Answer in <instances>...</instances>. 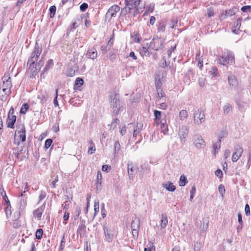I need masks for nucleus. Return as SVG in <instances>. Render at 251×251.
<instances>
[{
  "instance_id": "f257e3e1",
  "label": "nucleus",
  "mask_w": 251,
  "mask_h": 251,
  "mask_svg": "<svg viewBox=\"0 0 251 251\" xmlns=\"http://www.w3.org/2000/svg\"><path fill=\"white\" fill-rule=\"evenodd\" d=\"M109 105L112 109V114L116 116L123 110V105L120 99L119 94L114 92L108 96Z\"/></svg>"
},
{
  "instance_id": "f03ea898",
  "label": "nucleus",
  "mask_w": 251,
  "mask_h": 251,
  "mask_svg": "<svg viewBox=\"0 0 251 251\" xmlns=\"http://www.w3.org/2000/svg\"><path fill=\"white\" fill-rule=\"evenodd\" d=\"M42 50V47L41 45H39L36 42L33 50L31 52L30 57H29L27 62L31 64H35L37 61Z\"/></svg>"
},
{
  "instance_id": "7ed1b4c3",
  "label": "nucleus",
  "mask_w": 251,
  "mask_h": 251,
  "mask_svg": "<svg viewBox=\"0 0 251 251\" xmlns=\"http://www.w3.org/2000/svg\"><path fill=\"white\" fill-rule=\"evenodd\" d=\"M164 47V41L159 38L158 36L155 35L151 42L149 48L154 50L157 51L163 49Z\"/></svg>"
},
{
  "instance_id": "20e7f679",
  "label": "nucleus",
  "mask_w": 251,
  "mask_h": 251,
  "mask_svg": "<svg viewBox=\"0 0 251 251\" xmlns=\"http://www.w3.org/2000/svg\"><path fill=\"white\" fill-rule=\"evenodd\" d=\"M120 10V7L117 4L111 6L107 10L105 17V21L110 22L113 17H115L118 12Z\"/></svg>"
},
{
  "instance_id": "39448f33",
  "label": "nucleus",
  "mask_w": 251,
  "mask_h": 251,
  "mask_svg": "<svg viewBox=\"0 0 251 251\" xmlns=\"http://www.w3.org/2000/svg\"><path fill=\"white\" fill-rule=\"evenodd\" d=\"M194 121L195 124L200 125L205 119L204 111L201 109H198L194 113Z\"/></svg>"
},
{
  "instance_id": "423d86ee",
  "label": "nucleus",
  "mask_w": 251,
  "mask_h": 251,
  "mask_svg": "<svg viewBox=\"0 0 251 251\" xmlns=\"http://www.w3.org/2000/svg\"><path fill=\"white\" fill-rule=\"evenodd\" d=\"M188 134V128L186 126H182L179 127L178 135L180 138L181 143L184 144Z\"/></svg>"
},
{
  "instance_id": "0eeeda50",
  "label": "nucleus",
  "mask_w": 251,
  "mask_h": 251,
  "mask_svg": "<svg viewBox=\"0 0 251 251\" xmlns=\"http://www.w3.org/2000/svg\"><path fill=\"white\" fill-rule=\"evenodd\" d=\"M234 62V55L232 53H229L227 56H221L219 58L218 63L220 64L225 65V63H233Z\"/></svg>"
},
{
  "instance_id": "6e6552de",
  "label": "nucleus",
  "mask_w": 251,
  "mask_h": 251,
  "mask_svg": "<svg viewBox=\"0 0 251 251\" xmlns=\"http://www.w3.org/2000/svg\"><path fill=\"white\" fill-rule=\"evenodd\" d=\"M235 151L232 154V160L233 162H236L242 155L243 149L239 145H236L234 147Z\"/></svg>"
},
{
  "instance_id": "1a4fd4ad",
  "label": "nucleus",
  "mask_w": 251,
  "mask_h": 251,
  "mask_svg": "<svg viewBox=\"0 0 251 251\" xmlns=\"http://www.w3.org/2000/svg\"><path fill=\"white\" fill-rule=\"evenodd\" d=\"M194 142L196 147L197 149L203 148L205 146V142L200 135H195L194 136Z\"/></svg>"
},
{
  "instance_id": "9d476101",
  "label": "nucleus",
  "mask_w": 251,
  "mask_h": 251,
  "mask_svg": "<svg viewBox=\"0 0 251 251\" xmlns=\"http://www.w3.org/2000/svg\"><path fill=\"white\" fill-rule=\"evenodd\" d=\"M80 223L77 229L76 233L77 235H79L80 237H82L86 231V222L84 220H81V217L80 218Z\"/></svg>"
},
{
  "instance_id": "9b49d317",
  "label": "nucleus",
  "mask_w": 251,
  "mask_h": 251,
  "mask_svg": "<svg viewBox=\"0 0 251 251\" xmlns=\"http://www.w3.org/2000/svg\"><path fill=\"white\" fill-rule=\"evenodd\" d=\"M26 66L27 70L30 71V77L32 78H35L40 71L39 69L36 67L35 64H31L30 65V63H27Z\"/></svg>"
},
{
  "instance_id": "f8f14e48",
  "label": "nucleus",
  "mask_w": 251,
  "mask_h": 251,
  "mask_svg": "<svg viewBox=\"0 0 251 251\" xmlns=\"http://www.w3.org/2000/svg\"><path fill=\"white\" fill-rule=\"evenodd\" d=\"M54 65L53 60L52 59H49L47 62L43 70L41 73V78H44L46 75H47L48 71L52 68Z\"/></svg>"
},
{
  "instance_id": "ddd939ff",
  "label": "nucleus",
  "mask_w": 251,
  "mask_h": 251,
  "mask_svg": "<svg viewBox=\"0 0 251 251\" xmlns=\"http://www.w3.org/2000/svg\"><path fill=\"white\" fill-rule=\"evenodd\" d=\"M79 67L77 64H74L67 68L66 75L69 77H73L75 75L76 72L78 70Z\"/></svg>"
},
{
  "instance_id": "4468645a",
  "label": "nucleus",
  "mask_w": 251,
  "mask_h": 251,
  "mask_svg": "<svg viewBox=\"0 0 251 251\" xmlns=\"http://www.w3.org/2000/svg\"><path fill=\"white\" fill-rule=\"evenodd\" d=\"M17 131L15 132V135L17 134L18 135V137L20 138V140L22 142H24L25 141L26 139V135H25V128L24 125H22L20 127H19V129Z\"/></svg>"
},
{
  "instance_id": "2eb2a0df",
  "label": "nucleus",
  "mask_w": 251,
  "mask_h": 251,
  "mask_svg": "<svg viewBox=\"0 0 251 251\" xmlns=\"http://www.w3.org/2000/svg\"><path fill=\"white\" fill-rule=\"evenodd\" d=\"M3 81L2 87H5L10 90L12 87V84L10 79V76L8 74H5L3 77L2 78Z\"/></svg>"
},
{
  "instance_id": "dca6fc26",
  "label": "nucleus",
  "mask_w": 251,
  "mask_h": 251,
  "mask_svg": "<svg viewBox=\"0 0 251 251\" xmlns=\"http://www.w3.org/2000/svg\"><path fill=\"white\" fill-rule=\"evenodd\" d=\"M235 14V11L233 9L226 10L225 11H223L222 13L219 17L220 20H223L226 19L228 17H230L234 15Z\"/></svg>"
},
{
  "instance_id": "f3484780",
  "label": "nucleus",
  "mask_w": 251,
  "mask_h": 251,
  "mask_svg": "<svg viewBox=\"0 0 251 251\" xmlns=\"http://www.w3.org/2000/svg\"><path fill=\"white\" fill-rule=\"evenodd\" d=\"M16 118L17 117L15 115H8L6 121L7 126L12 129L14 128V124L16 122Z\"/></svg>"
},
{
  "instance_id": "a211bd4d",
  "label": "nucleus",
  "mask_w": 251,
  "mask_h": 251,
  "mask_svg": "<svg viewBox=\"0 0 251 251\" xmlns=\"http://www.w3.org/2000/svg\"><path fill=\"white\" fill-rule=\"evenodd\" d=\"M103 230L106 240L109 242H111L113 238V231L106 226L103 227Z\"/></svg>"
},
{
  "instance_id": "6ab92c4d",
  "label": "nucleus",
  "mask_w": 251,
  "mask_h": 251,
  "mask_svg": "<svg viewBox=\"0 0 251 251\" xmlns=\"http://www.w3.org/2000/svg\"><path fill=\"white\" fill-rule=\"evenodd\" d=\"M87 57L92 59H95L98 56L97 51L94 48H89L86 54Z\"/></svg>"
},
{
  "instance_id": "aec40b11",
  "label": "nucleus",
  "mask_w": 251,
  "mask_h": 251,
  "mask_svg": "<svg viewBox=\"0 0 251 251\" xmlns=\"http://www.w3.org/2000/svg\"><path fill=\"white\" fill-rule=\"evenodd\" d=\"M45 206H41L35 210L33 212V216L37 218L38 220H40L42 217L43 212L44 211Z\"/></svg>"
},
{
  "instance_id": "412c9836",
  "label": "nucleus",
  "mask_w": 251,
  "mask_h": 251,
  "mask_svg": "<svg viewBox=\"0 0 251 251\" xmlns=\"http://www.w3.org/2000/svg\"><path fill=\"white\" fill-rule=\"evenodd\" d=\"M162 186L163 188L170 192H174L176 189V186L171 182H168L166 183H163Z\"/></svg>"
},
{
  "instance_id": "4be33fe9",
  "label": "nucleus",
  "mask_w": 251,
  "mask_h": 251,
  "mask_svg": "<svg viewBox=\"0 0 251 251\" xmlns=\"http://www.w3.org/2000/svg\"><path fill=\"white\" fill-rule=\"evenodd\" d=\"M166 22L164 21V20H161L160 22H159L157 25V31L158 32H165L166 29Z\"/></svg>"
},
{
  "instance_id": "5701e85b",
  "label": "nucleus",
  "mask_w": 251,
  "mask_h": 251,
  "mask_svg": "<svg viewBox=\"0 0 251 251\" xmlns=\"http://www.w3.org/2000/svg\"><path fill=\"white\" fill-rule=\"evenodd\" d=\"M237 104L238 108L240 110H245L247 108L249 107V104L247 102H244L243 101H237Z\"/></svg>"
},
{
  "instance_id": "b1692460",
  "label": "nucleus",
  "mask_w": 251,
  "mask_h": 251,
  "mask_svg": "<svg viewBox=\"0 0 251 251\" xmlns=\"http://www.w3.org/2000/svg\"><path fill=\"white\" fill-rule=\"evenodd\" d=\"M168 224V219L166 214L164 213L161 215V220L160 226L161 228H165Z\"/></svg>"
},
{
  "instance_id": "393cba45",
  "label": "nucleus",
  "mask_w": 251,
  "mask_h": 251,
  "mask_svg": "<svg viewBox=\"0 0 251 251\" xmlns=\"http://www.w3.org/2000/svg\"><path fill=\"white\" fill-rule=\"evenodd\" d=\"M228 81L229 85L232 86H236L238 84V81L235 75L228 76Z\"/></svg>"
},
{
  "instance_id": "a878e982",
  "label": "nucleus",
  "mask_w": 251,
  "mask_h": 251,
  "mask_svg": "<svg viewBox=\"0 0 251 251\" xmlns=\"http://www.w3.org/2000/svg\"><path fill=\"white\" fill-rule=\"evenodd\" d=\"M143 126L142 123H137L136 126L134 128L133 137H136L141 131Z\"/></svg>"
},
{
  "instance_id": "bb28decb",
  "label": "nucleus",
  "mask_w": 251,
  "mask_h": 251,
  "mask_svg": "<svg viewBox=\"0 0 251 251\" xmlns=\"http://www.w3.org/2000/svg\"><path fill=\"white\" fill-rule=\"evenodd\" d=\"M84 81L82 78L77 77L75 80L74 89H78L83 84Z\"/></svg>"
},
{
  "instance_id": "cd10ccee",
  "label": "nucleus",
  "mask_w": 251,
  "mask_h": 251,
  "mask_svg": "<svg viewBox=\"0 0 251 251\" xmlns=\"http://www.w3.org/2000/svg\"><path fill=\"white\" fill-rule=\"evenodd\" d=\"M178 20L177 17H173L172 19L169 21L168 25L170 28H174L176 25L177 24Z\"/></svg>"
},
{
  "instance_id": "c85d7f7f",
  "label": "nucleus",
  "mask_w": 251,
  "mask_h": 251,
  "mask_svg": "<svg viewBox=\"0 0 251 251\" xmlns=\"http://www.w3.org/2000/svg\"><path fill=\"white\" fill-rule=\"evenodd\" d=\"M20 212H16L15 213V217L16 218V219L14 220V222L13 223V226L15 227H19L21 226L20 221L18 220Z\"/></svg>"
},
{
  "instance_id": "c756f323",
  "label": "nucleus",
  "mask_w": 251,
  "mask_h": 251,
  "mask_svg": "<svg viewBox=\"0 0 251 251\" xmlns=\"http://www.w3.org/2000/svg\"><path fill=\"white\" fill-rule=\"evenodd\" d=\"M188 183V180L186 177L182 175L179 179V184L180 186H184Z\"/></svg>"
},
{
  "instance_id": "7c9ffc66",
  "label": "nucleus",
  "mask_w": 251,
  "mask_h": 251,
  "mask_svg": "<svg viewBox=\"0 0 251 251\" xmlns=\"http://www.w3.org/2000/svg\"><path fill=\"white\" fill-rule=\"evenodd\" d=\"M140 53L142 56H150V55L148 48L145 47H143L142 49H140Z\"/></svg>"
},
{
  "instance_id": "2f4dec72",
  "label": "nucleus",
  "mask_w": 251,
  "mask_h": 251,
  "mask_svg": "<svg viewBox=\"0 0 251 251\" xmlns=\"http://www.w3.org/2000/svg\"><path fill=\"white\" fill-rule=\"evenodd\" d=\"M154 120L156 121V123H159V121L161 119L162 112L158 110H154Z\"/></svg>"
},
{
  "instance_id": "473e14b6",
  "label": "nucleus",
  "mask_w": 251,
  "mask_h": 251,
  "mask_svg": "<svg viewBox=\"0 0 251 251\" xmlns=\"http://www.w3.org/2000/svg\"><path fill=\"white\" fill-rule=\"evenodd\" d=\"M132 229H139L140 227V221L138 219L133 220L131 224Z\"/></svg>"
},
{
  "instance_id": "72a5a7b5",
  "label": "nucleus",
  "mask_w": 251,
  "mask_h": 251,
  "mask_svg": "<svg viewBox=\"0 0 251 251\" xmlns=\"http://www.w3.org/2000/svg\"><path fill=\"white\" fill-rule=\"evenodd\" d=\"M226 136V133L224 131H221L219 133L218 137V143H219V148L221 147V140L223 138Z\"/></svg>"
},
{
  "instance_id": "f704fd0d",
  "label": "nucleus",
  "mask_w": 251,
  "mask_h": 251,
  "mask_svg": "<svg viewBox=\"0 0 251 251\" xmlns=\"http://www.w3.org/2000/svg\"><path fill=\"white\" fill-rule=\"evenodd\" d=\"M6 205V206L4 208V211L5 212V214L6 215V216L8 217V216L11 215L12 212H11V206L10 205V202L9 203H6L5 204Z\"/></svg>"
},
{
  "instance_id": "c9c22d12",
  "label": "nucleus",
  "mask_w": 251,
  "mask_h": 251,
  "mask_svg": "<svg viewBox=\"0 0 251 251\" xmlns=\"http://www.w3.org/2000/svg\"><path fill=\"white\" fill-rule=\"evenodd\" d=\"M29 105L27 103H24L20 109V113L21 114H25L26 112V111L29 109Z\"/></svg>"
},
{
  "instance_id": "e433bc0d",
  "label": "nucleus",
  "mask_w": 251,
  "mask_h": 251,
  "mask_svg": "<svg viewBox=\"0 0 251 251\" xmlns=\"http://www.w3.org/2000/svg\"><path fill=\"white\" fill-rule=\"evenodd\" d=\"M77 21H79L80 18H77L76 19H75L74 20V21L71 24V25L68 28V31H70L72 30V29H75L78 26L77 25Z\"/></svg>"
},
{
  "instance_id": "4c0bfd02",
  "label": "nucleus",
  "mask_w": 251,
  "mask_h": 251,
  "mask_svg": "<svg viewBox=\"0 0 251 251\" xmlns=\"http://www.w3.org/2000/svg\"><path fill=\"white\" fill-rule=\"evenodd\" d=\"M140 1L141 0H125V3H127V5L132 4L138 6Z\"/></svg>"
},
{
  "instance_id": "58836bf2",
  "label": "nucleus",
  "mask_w": 251,
  "mask_h": 251,
  "mask_svg": "<svg viewBox=\"0 0 251 251\" xmlns=\"http://www.w3.org/2000/svg\"><path fill=\"white\" fill-rule=\"evenodd\" d=\"M188 113L185 110H182L179 112V116L181 120H183L188 117Z\"/></svg>"
},
{
  "instance_id": "ea45409f",
  "label": "nucleus",
  "mask_w": 251,
  "mask_h": 251,
  "mask_svg": "<svg viewBox=\"0 0 251 251\" xmlns=\"http://www.w3.org/2000/svg\"><path fill=\"white\" fill-rule=\"evenodd\" d=\"M56 7L55 5L51 6L50 7V18H52L54 17L56 12Z\"/></svg>"
},
{
  "instance_id": "a19ab883",
  "label": "nucleus",
  "mask_w": 251,
  "mask_h": 251,
  "mask_svg": "<svg viewBox=\"0 0 251 251\" xmlns=\"http://www.w3.org/2000/svg\"><path fill=\"white\" fill-rule=\"evenodd\" d=\"M44 56V55H42L41 56V58L39 60V61L38 62L37 61L35 63V65L36 66V67L38 68V69H39V70H40V69L43 66V65H44V60H43Z\"/></svg>"
},
{
  "instance_id": "79ce46f5",
  "label": "nucleus",
  "mask_w": 251,
  "mask_h": 251,
  "mask_svg": "<svg viewBox=\"0 0 251 251\" xmlns=\"http://www.w3.org/2000/svg\"><path fill=\"white\" fill-rule=\"evenodd\" d=\"M231 109L232 105L230 103H227L223 107L224 113L225 114H228Z\"/></svg>"
},
{
  "instance_id": "37998d69",
  "label": "nucleus",
  "mask_w": 251,
  "mask_h": 251,
  "mask_svg": "<svg viewBox=\"0 0 251 251\" xmlns=\"http://www.w3.org/2000/svg\"><path fill=\"white\" fill-rule=\"evenodd\" d=\"M69 199V197L68 196H65V201L62 204V207L63 209H68L69 207V202L68 200Z\"/></svg>"
},
{
  "instance_id": "c03bdc74",
  "label": "nucleus",
  "mask_w": 251,
  "mask_h": 251,
  "mask_svg": "<svg viewBox=\"0 0 251 251\" xmlns=\"http://www.w3.org/2000/svg\"><path fill=\"white\" fill-rule=\"evenodd\" d=\"M209 73L212 76H217L218 75V69L215 66H212L211 68V70L209 71Z\"/></svg>"
},
{
  "instance_id": "a18cd8bd",
  "label": "nucleus",
  "mask_w": 251,
  "mask_h": 251,
  "mask_svg": "<svg viewBox=\"0 0 251 251\" xmlns=\"http://www.w3.org/2000/svg\"><path fill=\"white\" fill-rule=\"evenodd\" d=\"M101 180H102V175L101 174V173L100 171H98L97 172V182H96V187L98 188V185H101Z\"/></svg>"
},
{
  "instance_id": "49530a36",
  "label": "nucleus",
  "mask_w": 251,
  "mask_h": 251,
  "mask_svg": "<svg viewBox=\"0 0 251 251\" xmlns=\"http://www.w3.org/2000/svg\"><path fill=\"white\" fill-rule=\"evenodd\" d=\"M43 234V230L42 228L38 229L35 233L36 238L37 239H40L42 237Z\"/></svg>"
},
{
  "instance_id": "de8ad7c7",
  "label": "nucleus",
  "mask_w": 251,
  "mask_h": 251,
  "mask_svg": "<svg viewBox=\"0 0 251 251\" xmlns=\"http://www.w3.org/2000/svg\"><path fill=\"white\" fill-rule=\"evenodd\" d=\"M121 146L120 143L118 141L115 142L114 144V154H116L118 153L119 151L120 150Z\"/></svg>"
},
{
  "instance_id": "09e8293b",
  "label": "nucleus",
  "mask_w": 251,
  "mask_h": 251,
  "mask_svg": "<svg viewBox=\"0 0 251 251\" xmlns=\"http://www.w3.org/2000/svg\"><path fill=\"white\" fill-rule=\"evenodd\" d=\"M25 152H26L27 156L26 157L25 156H22L21 160H22L24 158H28V155H29V151L28 150V148L25 149L24 147H22L20 150V153H24Z\"/></svg>"
},
{
  "instance_id": "8fccbe9b",
  "label": "nucleus",
  "mask_w": 251,
  "mask_h": 251,
  "mask_svg": "<svg viewBox=\"0 0 251 251\" xmlns=\"http://www.w3.org/2000/svg\"><path fill=\"white\" fill-rule=\"evenodd\" d=\"M99 211V202L97 200L94 201V216H95Z\"/></svg>"
},
{
  "instance_id": "3c124183",
  "label": "nucleus",
  "mask_w": 251,
  "mask_h": 251,
  "mask_svg": "<svg viewBox=\"0 0 251 251\" xmlns=\"http://www.w3.org/2000/svg\"><path fill=\"white\" fill-rule=\"evenodd\" d=\"M1 195L2 197L3 200L5 201L6 203H9L10 201L6 196V194L3 188H2V191L1 192Z\"/></svg>"
},
{
  "instance_id": "603ef678",
  "label": "nucleus",
  "mask_w": 251,
  "mask_h": 251,
  "mask_svg": "<svg viewBox=\"0 0 251 251\" xmlns=\"http://www.w3.org/2000/svg\"><path fill=\"white\" fill-rule=\"evenodd\" d=\"M119 120L117 118L113 119L111 123L110 128H112L113 130L119 124Z\"/></svg>"
},
{
  "instance_id": "864d4df0",
  "label": "nucleus",
  "mask_w": 251,
  "mask_h": 251,
  "mask_svg": "<svg viewBox=\"0 0 251 251\" xmlns=\"http://www.w3.org/2000/svg\"><path fill=\"white\" fill-rule=\"evenodd\" d=\"M130 13H132V12L130 11V8H128V7L126 5V6L122 9L121 15H126Z\"/></svg>"
},
{
  "instance_id": "5fc2aeb1",
  "label": "nucleus",
  "mask_w": 251,
  "mask_h": 251,
  "mask_svg": "<svg viewBox=\"0 0 251 251\" xmlns=\"http://www.w3.org/2000/svg\"><path fill=\"white\" fill-rule=\"evenodd\" d=\"M214 15V11L213 7H210L207 9V15L208 18L213 16Z\"/></svg>"
},
{
  "instance_id": "6e6d98bb",
  "label": "nucleus",
  "mask_w": 251,
  "mask_h": 251,
  "mask_svg": "<svg viewBox=\"0 0 251 251\" xmlns=\"http://www.w3.org/2000/svg\"><path fill=\"white\" fill-rule=\"evenodd\" d=\"M219 192L222 197H224V194L225 193V186L223 184H220L218 187Z\"/></svg>"
},
{
  "instance_id": "4d7b16f0",
  "label": "nucleus",
  "mask_w": 251,
  "mask_h": 251,
  "mask_svg": "<svg viewBox=\"0 0 251 251\" xmlns=\"http://www.w3.org/2000/svg\"><path fill=\"white\" fill-rule=\"evenodd\" d=\"M52 143V140L50 138L47 139L45 143V148L47 149L49 148Z\"/></svg>"
},
{
  "instance_id": "13d9d810",
  "label": "nucleus",
  "mask_w": 251,
  "mask_h": 251,
  "mask_svg": "<svg viewBox=\"0 0 251 251\" xmlns=\"http://www.w3.org/2000/svg\"><path fill=\"white\" fill-rule=\"evenodd\" d=\"M241 10L243 12H251V5H246L242 7Z\"/></svg>"
},
{
  "instance_id": "bf43d9fd",
  "label": "nucleus",
  "mask_w": 251,
  "mask_h": 251,
  "mask_svg": "<svg viewBox=\"0 0 251 251\" xmlns=\"http://www.w3.org/2000/svg\"><path fill=\"white\" fill-rule=\"evenodd\" d=\"M162 85V82L160 80V79H159L158 80H155V86L156 90L160 89H162L161 88Z\"/></svg>"
},
{
  "instance_id": "052dcab7",
  "label": "nucleus",
  "mask_w": 251,
  "mask_h": 251,
  "mask_svg": "<svg viewBox=\"0 0 251 251\" xmlns=\"http://www.w3.org/2000/svg\"><path fill=\"white\" fill-rule=\"evenodd\" d=\"M141 168L142 171H148L150 169V166L148 163H145L141 166Z\"/></svg>"
},
{
  "instance_id": "680f3d73",
  "label": "nucleus",
  "mask_w": 251,
  "mask_h": 251,
  "mask_svg": "<svg viewBox=\"0 0 251 251\" xmlns=\"http://www.w3.org/2000/svg\"><path fill=\"white\" fill-rule=\"evenodd\" d=\"M157 94L158 95V97L160 99L161 98H163L165 96V93L163 91L162 89H160L156 90Z\"/></svg>"
},
{
  "instance_id": "e2e57ef3",
  "label": "nucleus",
  "mask_w": 251,
  "mask_h": 251,
  "mask_svg": "<svg viewBox=\"0 0 251 251\" xmlns=\"http://www.w3.org/2000/svg\"><path fill=\"white\" fill-rule=\"evenodd\" d=\"M88 5L87 3L83 2L80 6V10L82 12H84L88 8Z\"/></svg>"
},
{
  "instance_id": "0e129e2a",
  "label": "nucleus",
  "mask_w": 251,
  "mask_h": 251,
  "mask_svg": "<svg viewBox=\"0 0 251 251\" xmlns=\"http://www.w3.org/2000/svg\"><path fill=\"white\" fill-rule=\"evenodd\" d=\"M160 128L164 134H166L168 131V126L167 124L160 125Z\"/></svg>"
},
{
  "instance_id": "69168bd1",
  "label": "nucleus",
  "mask_w": 251,
  "mask_h": 251,
  "mask_svg": "<svg viewBox=\"0 0 251 251\" xmlns=\"http://www.w3.org/2000/svg\"><path fill=\"white\" fill-rule=\"evenodd\" d=\"M58 89H56L55 90V97L53 100V103H54V105L55 106H57L59 105L58 104V100H57V97H58Z\"/></svg>"
},
{
  "instance_id": "338daca9",
  "label": "nucleus",
  "mask_w": 251,
  "mask_h": 251,
  "mask_svg": "<svg viewBox=\"0 0 251 251\" xmlns=\"http://www.w3.org/2000/svg\"><path fill=\"white\" fill-rule=\"evenodd\" d=\"M213 148L214 151V154L215 155L216 152H218V150L220 149L219 148L218 142L217 143H215L213 144Z\"/></svg>"
},
{
  "instance_id": "774afa93",
  "label": "nucleus",
  "mask_w": 251,
  "mask_h": 251,
  "mask_svg": "<svg viewBox=\"0 0 251 251\" xmlns=\"http://www.w3.org/2000/svg\"><path fill=\"white\" fill-rule=\"evenodd\" d=\"M215 175L219 178L223 177V172L220 169H217L215 172Z\"/></svg>"
}]
</instances>
